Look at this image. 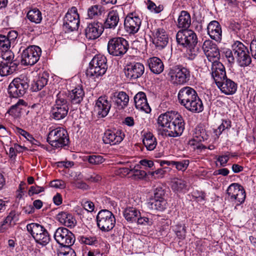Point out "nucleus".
<instances>
[{"mask_svg":"<svg viewBox=\"0 0 256 256\" xmlns=\"http://www.w3.org/2000/svg\"><path fill=\"white\" fill-rule=\"evenodd\" d=\"M158 124L165 128L162 134L169 137L181 135L184 129V122L182 116L176 112L161 114L158 118Z\"/></svg>","mask_w":256,"mask_h":256,"instance_id":"nucleus-1","label":"nucleus"},{"mask_svg":"<svg viewBox=\"0 0 256 256\" xmlns=\"http://www.w3.org/2000/svg\"><path fill=\"white\" fill-rule=\"evenodd\" d=\"M47 142L55 148H61L68 146L70 142L68 132L62 128L54 129L49 132Z\"/></svg>","mask_w":256,"mask_h":256,"instance_id":"nucleus-2","label":"nucleus"},{"mask_svg":"<svg viewBox=\"0 0 256 256\" xmlns=\"http://www.w3.org/2000/svg\"><path fill=\"white\" fill-rule=\"evenodd\" d=\"M108 68L107 59L102 55L95 56L90 63L86 70V75L90 77L98 78L104 75Z\"/></svg>","mask_w":256,"mask_h":256,"instance_id":"nucleus-3","label":"nucleus"},{"mask_svg":"<svg viewBox=\"0 0 256 256\" xmlns=\"http://www.w3.org/2000/svg\"><path fill=\"white\" fill-rule=\"evenodd\" d=\"M129 48L128 42L122 37L110 38L107 46L108 54L114 56H122Z\"/></svg>","mask_w":256,"mask_h":256,"instance_id":"nucleus-4","label":"nucleus"},{"mask_svg":"<svg viewBox=\"0 0 256 256\" xmlns=\"http://www.w3.org/2000/svg\"><path fill=\"white\" fill-rule=\"evenodd\" d=\"M96 222L98 226L102 231L108 232L115 226V216L110 210H102L96 216Z\"/></svg>","mask_w":256,"mask_h":256,"instance_id":"nucleus-5","label":"nucleus"},{"mask_svg":"<svg viewBox=\"0 0 256 256\" xmlns=\"http://www.w3.org/2000/svg\"><path fill=\"white\" fill-rule=\"evenodd\" d=\"M26 229L37 243L46 246L49 242L50 236L43 226L38 224L31 223L26 226Z\"/></svg>","mask_w":256,"mask_h":256,"instance_id":"nucleus-6","label":"nucleus"},{"mask_svg":"<svg viewBox=\"0 0 256 256\" xmlns=\"http://www.w3.org/2000/svg\"><path fill=\"white\" fill-rule=\"evenodd\" d=\"M168 76L170 78L173 83L182 84L190 80V72L186 68L182 65H176L170 69Z\"/></svg>","mask_w":256,"mask_h":256,"instance_id":"nucleus-7","label":"nucleus"},{"mask_svg":"<svg viewBox=\"0 0 256 256\" xmlns=\"http://www.w3.org/2000/svg\"><path fill=\"white\" fill-rule=\"evenodd\" d=\"M29 84L26 78H16L10 83L8 92L10 97L17 98L23 96L28 88Z\"/></svg>","mask_w":256,"mask_h":256,"instance_id":"nucleus-8","label":"nucleus"},{"mask_svg":"<svg viewBox=\"0 0 256 256\" xmlns=\"http://www.w3.org/2000/svg\"><path fill=\"white\" fill-rule=\"evenodd\" d=\"M42 54L40 48L36 46H30L24 50L21 54V63L24 66H32L40 59Z\"/></svg>","mask_w":256,"mask_h":256,"instance_id":"nucleus-9","label":"nucleus"},{"mask_svg":"<svg viewBox=\"0 0 256 256\" xmlns=\"http://www.w3.org/2000/svg\"><path fill=\"white\" fill-rule=\"evenodd\" d=\"M54 238L64 248L72 246L75 242L74 235L64 227H60L56 229L54 234Z\"/></svg>","mask_w":256,"mask_h":256,"instance_id":"nucleus-10","label":"nucleus"},{"mask_svg":"<svg viewBox=\"0 0 256 256\" xmlns=\"http://www.w3.org/2000/svg\"><path fill=\"white\" fill-rule=\"evenodd\" d=\"M176 39L178 43L184 47L194 48L198 43L196 33L188 29L179 30L176 34Z\"/></svg>","mask_w":256,"mask_h":256,"instance_id":"nucleus-11","label":"nucleus"},{"mask_svg":"<svg viewBox=\"0 0 256 256\" xmlns=\"http://www.w3.org/2000/svg\"><path fill=\"white\" fill-rule=\"evenodd\" d=\"M80 24L77 8L73 6L68 11L64 19L63 28L66 32L78 30Z\"/></svg>","mask_w":256,"mask_h":256,"instance_id":"nucleus-12","label":"nucleus"},{"mask_svg":"<svg viewBox=\"0 0 256 256\" xmlns=\"http://www.w3.org/2000/svg\"><path fill=\"white\" fill-rule=\"evenodd\" d=\"M226 194L230 200L237 202L236 205L244 202L246 196L243 186L238 183L232 184L227 188Z\"/></svg>","mask_w":256,"mask_h":256,"instance_id":"nucleus-13","label":"nucleus"},{"mask_svg":"<svg viewBox=\"0 0 256 256\" xmlns=\"http://www.w3.org/2000/svg\"><path fill=\"white\" fill-rule=\"evenodd\" d=\"M202 50L208 60L212 63L214 62H219L220 52L217 45L210 40L204 42Z\"/></svg>","mask_w":256,"mask_h":256,"instance_id":"nucleus-14","label":"nucleus"},{"mask_svg":"<svg viewBox=\"0 0 256 256\" xmlns=\"http://www.w3.org/2000/svg\"><path fill=\"white\" fill-rule=\"evenodd\" d=\"M144 72V66L142 63L134 62L128 64L125 68V74L127 78L136 80L140 78Z\"/></svg>","mask_w":256,"mask_h":256,"instance_id":"nucleus-15","label":"nucleus"},{"mask_svg":"<svg viewBox=\"0 0 256 256\" xmlns=\"http://www.w3.org/2000/svg\"><path fill=\"white\" fill-rule=\"evenodd\" d=\"M142 20L138 16L130 14L124 20L125 30L130 34H134L138 32L141 25Z\"/></svg>","mask_w":256,"mask_h":256,"instance_id":"nucleus-16","label":"nucleus"},{"mask_svg":"<svg viewBox=\"0 0 256 256\" xmlns=\"http://www.w3.org/2000/svg\"><path fill=\"white\" fill-rule=\"evenodd\" d=\"M103 24L96 21L88 24L85 30L86 37L89 40H96L100 36L104 31Z\"/></svg>","mask_w":256,"mask_h":256,"instance_id":"nucleus-17","label":"nucleus"},{"mask_svg":"<svg viewBox=\"0 0 256 256\" xmlns=\"http://www.w3.org/2000/svg\"><path fill=\"white\" fill-rule=\"evenodd\" d=\"M111 108V104L104 96H100L96 101L94 111L98 118L106 117Z\"/></svg>","mask_w":256,"mask_h":256,"instance_id":"nucleus-18","label":"nucleus"},{"mask_svg":"<svg viewBox=\"0 0 256 256\" xmlns=\"http://www.w3.org/2000/svg\"><path fill=\"white\" fill-rule=\"evenodd\" d=\"M211 74L216 84L226 78V72L224 65L220 62H214L212 64Z\"/></svg>","mask_w":256,"mask_h":256,"instance_id":"nucleus-19","label":"nucleus"},{"mask_svg":"<svg viewBox=\"0 0 256 256\" xmlns=\"http://www.w3.org/2000/svg\"><path fill=\"white\" fill-rule=\"evenodd\" d=\"M152 42L160 50L166 46L168 42V36L164 28H158L156 30Z\"/></svg>","mask_w":256,"mask_h":256,"instance_id":"nucleus-20","label":"nucleus"},{"mask_svg":"<svg viewBox=\"0 0 256 256\" xmlns=\"http://www.w3.org/2000/svg\"><path fill=\"white\" fill-rule=\"evenodd\" d=\"M124 136V134H122L120 131L114 132L108 130L104 134L103 141L106 144L115 145L120 142Z\"/></svg>","mask_w":256,"mask_h":256,"instance_id":"nucleus-21","label":"nucleus"},{"mask_svg":"<svg viewBox=\"0 0 256 256\" xmlns=\"http://www.w3.org/2000/svg\"><path fill=\"white\" fill-rule=\"evenodd\" d=\"M208 33L211 38L220 42L222 38V30L220 24L216 20L210 22L208 26Z\"/></svg>","mask_w":256,"mask_h":256,"instance_id":"nucleus-22","label":"nucleus"},{"mask_svg":"<svg viewBox=\"0 0 256 256\" xmlns=\"http://www.w3.org/2000/svg\"><path fill=\"white\" fill-rule=\"evenodd\" d=\"M182 105L187 110L192 112H202L204 109L202 101L198 95L188 100Z\"/></svg>","mask_w":256,"mask_h":256,"instance_id":"nucleus-23","label":"nucleus"},{"mask_svg":"<svg viewBox=\"0 0 256 256\" xmlns=\"http://www.w3.org/2000/svg\"><path fill=\"white\" fill-rule=\"evenodd\" d=\"M134 102L138 110L148 114L150 112V108L148 103L146 95L144 92H139L134 96Z\"/></svg>","mask_w":256,"mask_h":256,"instance_id":"nucleus-24","label":"nucleus"},{"mask_svg":"<svg viewBox=\"0 0 256 256\" xmlns=\"http://www.w3.org/2000/svg\"><path fill=\"white\" fill-rule=\"evenodd\" d=\"M57 220L62 225L70 228H74L76 220L73 215L68 212H62L56 215Z\"/></svg>","mask_w":256,"mask_h":256,"instance_id":"nucleus-25","label":"nucleus"},{"mask_svg":"<svg viewBox=\"0 0 256 256\" xmlns=\"http://www.w3.org/2000/svg\"><path fill=\"white\" fill-rule=\"evenodd\" d=\"M216 86L222 92L227 95L234 94L237 89V84L227 78L221 82L220 84H216Z\"/></svg>","mask_w":256,"mask_h":256,"instance_id":"nucleus-26","label":"nucleus"},{"mask_svg":"<svg viewBox=\"0 0 256 256\" xmlns=\"http://www.w3.org/2000/svg\"><path fill=\"white\" fill-rule=\"evenodd\" d=\"M198 95L196 92L190 86H184L182 88L178 93V100L180 104L186 102L191 98H194Z\"/></svg>","mask_w":256,"mask_h":256,"instance_id":"nucleus-27","label":"nucleus"},{"mask_svg":"<svg viewBox=\"0 0 256 256\" xmlns=\"http://www.w3.org/2000/svg\"><path fill=\"white\" fill-rule=\"evenodd\" d=\"M147 64L150 70L154 74H160L164 70V64L162 60L158 57L154 56L149 58L147 60Z\"/></svg>","mask_w":256,"mask_h":256,"instance_id":"nucleus-28","label":"nucleus"},{"mask_svg":"<svg viewBox=\"0 0 256 256\" xmlns=\"http://www.w3.org/2000/svg\"><path fill=\"white\" fill-rule=\"evenodd\" d=\"M119 14L116 10H112L108 14L103 26L106 28L114 29L119 22Z\"/></svg>","mask_w":256,"mask_h":256,"instance_id":"nucleus-29","label":"nucleus"},{"mask_svg":"<svg viewBox=\"0 0 256 256\" xmlns=\"http://www.w3.org/2000/svg\"><path fill=\"white\" fill-rule=\"evenodd\" d=\"M112 100L119 110L126 107L128 103L129 97L124 92L116 93L113 96Z\"/></svg>","mask_w":256,"mask_h":256,"instance_id":"nucleus-30","label":"nucleus"},{"mask_svg":"<svg viewBox=\"0 0 256 256\" xmlns=\"http://www.w3.org/2000/svg\"><path fill=\"white\" fill-rule=\"evenodd\" d=\"M67 92L69 96L70 102L72 104H80L84 96V92L83 88L80 86H78L70 92Z\"/></svg>","mask_w":256,"mask_h":256,"instance_id":"nucleus-31","label":"nucleus"},{"mask_svg":"<svg viewBox=\"0 0 256 256\" xmlns=\"http://www.w3.org/2000/svg\"><path fill=\"white\" fill-rule=\"evenodd\" d=\"M68 110L69 107L53 106L50 111V116L56 120H62L67 116Z\"/></svg>","mask_w":256,"mask_h":256,"instance_id":"nucleus-32","label":"nucleus"},{"mask_svg":"<svg viewBox=\"0 0 256 256\" xmlns=\"http://www.w3.org/2000/svg\"><path fill=\"white\" fill-rule=\"evenodd\" d=\"M49 74L47 72H44L39 74L37 80L32 84V88L33 91L41 90L46 86L48 82Z\"/></svg>","mask_w":256,"mask_h":256,"instance_id":"nucleus-33","label":"nucleus"},{"mask_svg":"<svg viewBox=\"0 0 256 256\" xmlns=\"http://www.w3.org/2000/svg\"><path fill=\"white\" fill-rule=\"evenodd\" d=\"M142 142L147 150H154L157 145V140L153 134L150 132H146L142 136Z\"/></svg>","mask_w":256,"mask_h":256,"instance_id":"nucleus-34","label":"nucleus"},{"mask_svg":"<svg viewBox=\"0 0 256 256\" xmlns=\"http://www.w3.org/2000/svg\"><path fill=\"white\" fill-rule=\"evenodd\" d=\"M26 103L23 100H18L14 105L10 106L8 112L14 118H19L22 113L23 106H26Z\"/></svg>","mask_w":256,"mask_h":256,"instance_id":"nucleus-35","label":"nucleus"},{"mask_svg":"<svg viewBox=\"0 0 256 256\" xmlns=\"http://www.w3.org/2000/svg\"><path fill=\"white\" fill-rule=\"evenodd\" d=\"M191 24L190 16L185 10L181 12L178 20V26L180 28L188 29Z\"/></svg>","mask_w":256,"mask_h":256,"instance_id":"nucleus-36","label":"nucleus"},{"mask_svg":"<svg viewBox=\"0 0 256 256\" xmlns=\"http://www.w3.org/2000/svg\"><path fill=\"white\" fill-rule=\"evenodd\" d=\"M140 211L133 207L126 208L123 212L125 218L130 222H136L138 218L140 216Z\"/></svg>","mask_w":256,"mask_h":256,"instance_id":"nucleus-37","label":"nucleus"},{"mask_svg":"<svg viewBox=\"0 0 256 256\" xmlns=\"http://www.w3.org/2000/svg\"><path fill=\"white\" fill-rule=\"evenodd\" d=\"M166 204L165 198L152 199L148 202V206L152 210L162 211L166 209Z\"/></svg>","mask_w":256,"mask_h":256,"instance_id":"nucleus-38","label":"nucleus"},{"mask_svg":"<svg viewBox=\"0 0 256 256\" xmlns=\"http://www.w3.org/2000/svg\"><path fill=\"white\" fill-rule=\"evenodd\" d=\"M235 58L237 60L245 52H247L248 48L242 42L236 40L232 46Z\"/></svg>","mask_w":256,"mask_h":256,"instance_id":"nucleus-39","label":"nucleus"},{"mask_svg":"<svg viewBox=\"0 0 256 256\" xmlns=\"http://www.w3.org/2000/svg\"><path fill=\"white\" fill-rule=\"evenodd\" d=\"M235 58L237 60L245 52H247L248 48L242 42L236 40L232 46Z\"/></svg>","mask_w":256,"mask_h":256,"instance_id":"nucleus-40","label":"nucleus"},{"mask_svg":"<svg viewBox=\"0 0 256 256\" xmlns=\"http://www.w3.org/2000/svg\"><path fill=\"white\" fill-rule=\"evenodd\" d=\"M17 64L14 62H10V64L2 62L0 64V75L6 76L12 74L17 68Z\"/></svg>","mask_w":256,"mask_h":256,"instance_id":"nucleus-41","label":"nucleus"},{"mask_svg":"<svg viewBox=\"0 0 256 256\" xmlns=\"http://www.w3.org/2000/svg\"><path fill=\"white\" fill-rule=\"evenodd\" d=\"M68 99L69 96L66 92H60L56 95L55 104L54 106L65 108L69 107L68 102Z\"/></svg>","mask_w":256,"mask_h":256,"instance_id":"nucleus-42","label":"nucleus"},{"mask_svg":"<svg viewBox=\"0 0 256 256\" xmlns=\"http://www.w3.org/2000/svg\"><path fill=\"white\" fill-rule=\"evenodd\" d=\"M26 16L29 20L36 24H40L42 20V13L36 8L29 10Z\"/></svg>","mask_w":256,"mask_h":256,"instance_id":"nucleus-43","label":"nucleus"},{"mask_svg":"<svg viewBox=\"0 0 256 256\" xmlns=\"http://www.w3.org/2000/svg\"><path fill=\"white\" fill-rule=\"evenodd\" d=\"M172 188L175 192H183L186 188V183L183 180L176 178L172 182Z\"/></svg>","mask_w":256,"mask_h":256,"instance_id":"nucleus-44","label":"nucleus"},{"mask_svg":"<svg viewBox=\"0 0 256 256\" xmlns=\"http://www.w3.org/2000/svg\"><path fill=\"white\" fill-rule=\"evenodd\" d=\"M104 10V8L100 5H94L91 6L88 10V14L90 18H92L95 16H98L102 14Z\"/></svg>","mask_w":256,"mask_h":256,"instance_id":"nucleus-45","label":"nucleus"},{"mask_svg":"<svg viewBox=\"0 0 256 256\" xmlns=\"http://www.w3.org/2000/svg\"><path fill=\"white\" fill-rule=\"evenodd\" d=\"M84 160L88 161L90 164L92 165H98L103 163L105 159L102 156L92 154L84 156Z\"/></svg>","mask_w":256,"mask_h":256,"instance_id":"nucleus-46","label":"nucleus"},{"mask_svg":"<svg viewBox=\"0 0 256 256\" xmlns=\"http://www.w3.org/2000/svg\"><path fill=\"white\" fill-rule=\"evenodd\" d=\"M236 60L240 66L245 67L249 66L252 62V59L249 54L248 50L247 51V52H245L238 58Z\"/></svg>","mask_w":256,"mask_h":256,"instance_id":"nucleus-47","label":"nucleus"},{"mask_svg":"<svg viewBox=\"0 0 256 256\" xmlns=\"http://www.w3.org/2000/svg\"><path fill=\"white\" fill-rule=\"evenodd\" d=\"M174 232L177 237L180 240H184L186 238V226L184 224H178L175 226Z\"/></svg>","mask_w":256,"mask_h":256,"instance_id":"nucleus-48","label":"nucleus"},{"mask_svg":"<svg viewBox=\"0 0 256 256\" xmlns=\"http://www.w3.org/2000/svg\"><path fill=\"white\" fill-rule=\"evenodd\" d=\"M202 141V140L195 136L194 138L189 140L188 144V145L192 147L194 150H202L206 148V147L201 143Z\"/></svg>","mask_w":256,"mask_h":256,"instance_id":"nucleus-49","label":"nucleus"},{"mask_svg":"<svg viewBox=\"0 0 256 256\" xmlns=\"http://www.w3.org/2000/svg\"><path fill=\"white\" fill-rule=\"evenodd\" d=\"M231 127V121L228 120H223L222 123L214 130L216 136H220L222 132L226 129H229Z\"/></svg>","mask_w":256,"mask_h":256,"instance_id":"nucleus-50","label":"nucleus"},{"mask_svg":"<svg viewBox=\"0 0 256 256\" xmlns=\"http://www.w3.org/2000/svg\"><path fill=\"white\" fill-rule=\"evenodd\" d=\"M190 164L188 160H183L180 161L174 160V166L178 170L184 171L188 168Z\"/></svg>","mask_w":256,"mask_h":256,"instance_id":"nucleus-51","label":"nucleus"},{"mask_svg":"<svg viewBox=\"0 0 256 256\" xmlns=\"http://www.w3.org/2000/svg\"><path fill=\"white\" fill-rule=\"evenodd\" d=\"M12 44L8 40L6 36L0 34V48L2 50L7 51Z\"/></svg>","mask_w":256,"mask_h":256,"instance_id":"nucleus-52","label":"nucleus"},{"mask_svg":"<svg viewBox=\"0 0 256 256\" xmlns=\"http://www.w3.org/2000/svg\"><path fill=\"white\" fill-rule=\"evenodd\" d=\"M208 136L209 134L206 132L205 129L201 127H198L196 128V136L203 142L208 139Z\"/></svg>","mask_w":256,"mask_h":256,"instance_id":"nucleus-53","label":"nucleus"},{"mask_svg":"<svg viewBox=\"0 0 256 256\" xmlns=\"http://www.w3.org/2000/svg\"><path fill=\"white\" fill-rule=\"evenodd\" d=\"M58 256H76V252L70 246L64 248L58 252Z\"/></svg>","mask_w":256,"mask_h":256,"instance_id":"nucleus-54","label":"nucleus"},{"mask_svg":"<svg viewBox=\"0 0 256 256\" xmlns=\"http://www.w3.org/2000/svg\"><path fill=\"white\" fill-rule=\"evenodd\" d=\"M166 192L160 186H157L154 190V199L164 198Z\"/></svg>","mask_w":256,"mask_h":256,"instance_id":"nucleus-55","label":"nucleus"},{"mask_svg":"<svg viewBox=\"0 0 256 256\" xmlns=\"http://www.w3.org/2000/svg\"><path fill=\"white\" fill-rule=\"evenodd\" d=\"M12 221V218L11 216H7L0 226V232H4L8 230L10 226Z\"/></svg>","mask_w":256,"mask_h":256,"instance_id":"nucleus-56","label":"nucleus"},{"mask_svg":"<svg viewBox=\"0 0 256 256\" xmlns=\"http://www.w3.org/2000/svg\"><path fill=\"white\" fill-rule=\"evenodd\" d=\"M80 240L86 244L92 245L96 242V238L94 236H82Z\"/></svg>","mask_w":256,"mask_h":256,"instance_id":"nucleus-57","label":"nucleus"},{"mask_svg":"<svg viewBox=\"0 0 256 256\" xmlns=\"http://www.w3.org/2000/svg\"><path fill=\"white\" fill-rule=\"evenodd\" d=\"M229 159L230 154L228 152H226L224 155L219 156L216 158L217 161L220 162V165L221 166H226Z\"/></svg>","mask_w":256,"mask_h":256,"instance_id":"nucleus-58","label":"nucleus"},{"mask_svg":"<svg viewBox=\"0 0 256 256\" xmlns=\"http://www.w3.org/2000/svg\"><path fill=\"white\" fill-rule=\"evenodd\" d=\"M233 52L232 50L230 49H226L224 52L228 62L231 64H234L235 62V56L233 55Z\"/></svg>","mask_w":256,"mask_h":256,"instance_id":"nucleus-59","label":"nucleus"},{"mask_svg":"<svg viewBox=\"0 0 256 256\" xmlns=\"http://www.w3.org/2000/svg\"><path fill=\"white\" fill-rule=\"evenodd\" d=\"M50 186L55 188H64L66 187V183L60 180H56L50 182Z\"/></svg>","mask_w":256,"mask_h":256,"instance_id":"nucleus-60","label":"nucleus"},{"mask_svg":"<svg viewBox=\"0 0 256 256\" xmlns=\"http://www.w3.org/2000/svg\"><path fill=\"white\" fill-rule=\"evenodd\" d=\"M44 188L42 186H30L28 194L30 196H32L34 194H38L42 192H44Z\"/></svg>","mask_w":256,"mask_h":256,"instance_id":"nucleus-61","label":"nucleus"},{"mask_svg":"<svg viewBox=\"0 0 256 256\" xmlns=\"http://www.w3.org/2000/svg\"><path fill=\"white\" fill-rule=\"evenodd\" d=\"M18 34L16 30H10L8 32L6 37H7V38L11 42L12 45H14L16 40L18 38Z\"/></svg>","mask_w":256,"mask_h":256,"instance_id":"nucleus-62","label":"nucleus"},{"mask_svg":"<svg viewBox=\"0 0 256 256\" xmlns=\"http://www.w3.org/2000/svg\"><path fill=\"white\" fill-rule=\"evenodd\" d=\"M138 224L150 226L152 224V221L146 217H140L138 218L136 220Z\"/></svg>","mask_w":256,"mask_h":256,"instance_id":"nucleus-63","label":"nucleus"},{"mask_svg":"<svg viewBox=\"0 0 256 256\" xmlns=\"http://www.w3.org/2000/svg\"><path fill=\"white\" fill-rule=\"evenodd\" d=\"M2 60L4 59L6 61V64H10V62H13L14 54L10 51H6V52L2 55Z\"/></svg>","mask_w":256,"mask_h":256,"instance_id":"nucleus-64","label":"nucleus"}]
</instances>
